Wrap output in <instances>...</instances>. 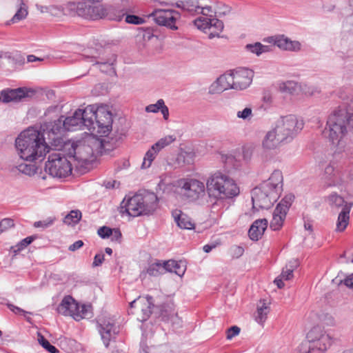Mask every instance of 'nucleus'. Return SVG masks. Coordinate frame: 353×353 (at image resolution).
<instances>
[{
  "instance_id": "obj_48",
  "label": "nucleus",
  "mask_w": 353,
  "mask_h": 353,
  "mask_svg": "<svg viewBox=\"0 0 353 353\" xmlns=\"http://www.w3.org/2000/svg\"><path fill=\"white\" fill-rule=\"evenodd\" d=\"M14 220L10 218H6L0 222V233L14 227Z\"/></svg>"
},
{
  "instance_id": "obj_30",
  "label": "nucleus",
  "mask_w": 353,
  "mask_h": 353,
  "mask_svg": "<svg viewBox=\"0 0 353 353\" xmlns=\"http://www.w3.org/2000/svg\"><path fill=\"white\" fill-rule=\"evenodd\" d=\"M159 111L163 114V119L168 120L169 117V110L162 99H159L156 103L150 104L145 107V112H147L157 113Z\"/></svg>"
},
{
  "instance_id": "obj_24",
  "label": "nucleus",
  "mask_w": 353,
  "mask_h": 353,
  "mask_svg": "<svg viewBox=\"0 0 353 353\" xmlns=\"http://www.w3.org/2000/svg\"><path fill=\"white\" fill-rule=\"evenodd\" d=\"M284 141L273 130L267 132L262 141V148L264 150L270 151L277 149Z\"/></svg>"
},
{
  "instance_id": "obj_4",
  "label": "nucleus",
  "mask_w": 353,
  "mask_h": 353,
  "mask_svg": "<svg viewBox=\"0 0 353 353\" xmlns=\"http://www.w3.org/2000/svg\"><path fill=\"white\" fill-rule=\"evenodd\" d=\"M105 140L96 137H90L84 141L72 143L68 149V157L84 167L93 163L98 154H102Z\"/></svg>"
},
{
  "instance_id": "obj_54",
  "label": "nucleus",
  "mask_w": 353,
  "mask_h": 353,
  "mask_svg": "<svg viewBox=\"0 0 353 353\" xmlns=\"http://www.w3.org/2000/svg\"><path fill=\"white\" fill-rule=\"evenodd\" d=\"M53 222H54V219L48 218L46 220L36 221L34 223V226L35 228L41 227L43 228H46L49 227L50 225H51L53 223Z\"/></svg>"
},
{
  "instance_id": "obj_51",
  "label": "nucleus",
  "mask_w": 353,
  "mask_h": 353,
  "mask_svg": "<svg viewBox=\"0 0 353 353\" xmlns=\"http://www.w3.org/2000/svg\"><path fill=\"white\" fill-rule=\"evenodd\" d=\"M125 21L128 23L139 25V24L143 23L145 21L143 19H142L138 16L128 14L125 17Z\"/></svg>"
},
{
  "instance_id": "obj_57",
  "label": "nucleus",
  "mask_w": 353,
  "mask_h": 353,
  "mask_svg": "<svg viewBox=\"0 0 353 353\" xmlns=\"http://www.w3.org/2000/svg\"><path fill=\"white\" fill-rule=\"evenodd\" d=\"M294 353H312V349L307 344L302 343L296 350H295Z\"/></svg>"
},
{
  "instance_id": "obj_19",
  "label": "nucleus",
  "mask_w": 353,
  "mask_h": 353,
  "mask_svg": "<svg viewBox=\"0 0 353 353\" xmlns=\"http://www.w3.org/2000/svg\"><path fill=\"white\" fill-rule=\"evenodd\" d=\"M252 201L253 208L268 209L276 200H272L270 194L265 190H263L260 186L256 187L252 191Z\"/></svg>"
},
{
  "instance_id": "obj_2",
  "label": "nucleus",
  "mask_w": 353,
  "mask_h": 353,
  "mask_svg": "<svg viewBox=\"0 0 353 353\" xmlns=\"http://www.w3.org/2000/svg\"><path fill=\"white\" fill-rule=\"evenodd\" d=\"M88 112L89 108L85 110L78 109L72 116H61L53 122L43 123V128L48 134L51 145L56 148L62 147L63 140L61 135L65 131H76L84 128L90 130L92 123Z\"/></svg>"
},
{
  "instance_id": "obj_36",
  "label": "nucleus",
  "mask_w": 353,
  "mask_h": 353,
  "mask_svg": "<svg viewBox=\"0 0 353 353\" xmlns=\"http://www.w3.org/2000/svg\"><path fill=\"white\" fill-rule=\"evenodd\" d=\"M82 217L81 212L79 210H71L63 219V223L68 225L77 224Z\"/></svg>"
},
{
  "instance_id": "obj_44",
  "label": "nucleus",
  "mask_w": 353,
  "mask_h": 353,
  "mask_svg": "<svg viewBox=\"0 0 353 353\" xmlns=\"http://www.w3.org/2000/svg\"><path fill=\"white\" fill-rule=\"evenodd\" d=\"M16 168L20 172L28 176L33 175L37 172L36 166L32 164L21 163Z\"/></svg>"
},
{
  "instance_id": "obj_53",
  "label": "nucleus",
  "mask_w": 353,
  "mask_h": 353,
  "mask_svg": "<svg viewBox=\"0 0 353 353\" xmlns=\"http://www.w3.org/2000/svg\"><path fill=\"white\" fill-rule=\"evenodd\" d=\"M35 239V236H30L23 239L18 245V250H21L26 248L28 245H30L34 240Z\"/></svg>"
},
{
  "instance_id": "obj_11",
  "label": "nucleus",
  "mask_w": 353,
  "mask_h": 353,
  "mask_svg": "<svg viewBox=\"0 0 353 353\" xmlns=\"http://www.w3.org/2000/svg\"><path fill=\"white\" fill-rule=\"evenodd\" d=\"M45 170L53 177H66L72 173L71 161L60 152H53L49 155Z\"/></svg>"
},
{
  "instance_id": "obj_28",
  "label": "nucleus",
  "mask_w": 353,
  "mask_h": 353,
  "mask_svg": "<svg viewBox=\"0 0 353 353\" xmlns=\"http://www.w3.org/2000/svg\"><path fill=\"white\" fill-rule=\"evenodd\" d=\"M270 311V307L269 303H268L264 299L260 300L257 305V310L254 316L255 321L260 325H263L268 318V314Z\"/></svg>"
},
{
  "instance_id": "obj_27",
  "label": "nucleus",
  "mask_w": 353,
  "mask_h": 353,
  "mask_svg": "<svg viewBox=\"0 0 353 353\" xmlns=\"http://www.w3.org/2000/svg\"><path fill=\"white\" fill-rule=\"evenodd\" d=\"M172 214L175 222L180 228L185 230L194 228V223L187 214L182 213L180 210H176Z\"/></svg>"
},
{
  "instance_id": "obj_18",
  "label": "nucleus",
  "mask_w": 353,
  "mask_h": 353,
  "mask_svg": "<svg viewBox=\"0 0 353 353\" xmlns=\"http://www.w3.org/2000/svg\"><path fill=\"white\" fill-rule=\"evenodd\" d=\"M324 180L327 187H341L345 185L343 172L340 169H335L331 164L325 168Z\"/></svg>"
},
{
  "instance_id": "obj_46",
  "label": "nucleus",
  "mask_w": 353,
  "mask_h": 353,
  "mask_svg": "<svg viewBox=\"0 0 353 353\" xmlns=\"http://www.w3.org/2000/svg\"><path fill=\"white\" fill-rule=\"evenodd\" d=\"M38 341L39 344L50 353H57L59 350L41 334H38Z\"/></svg>"
},
{
  "instance_id": "obj_49",
  "label": "nucleus",
  "mask_w": 353,
  "mask_h": 353,
  "mask_svg": "<svg viewBox=\"0 0 353 353\" xmlns=\"http://www.w3.org/2000/svg\"><path fill=\"white\" fill-rule=\"evenodd\" d=\"M236 117L242 119H249L252 117V110L251 108H245L242 111H238Z\"/></svg>"
},
{
  "instance_id": "obj_60",
  "label": "nucleus",
  "mask_w": 353,
  "mask_h": 353,
  "mask_svg": "<svg viewBox=\"0 0 353 353\" xmlns=\"http://www.w3.org/2000/svg\"><path fill=\"white\" fill-rule=\"evenodd\" d=\"M232 252L233 254V256L238 258L243 254L244 250L241 246L235 245L232 248Z\"/></svg>"
},
{
  "instance_id": "obj_62",
  "label": "nucleus",
  "mask_w": 353,
  "mask_h": 353,
  "mask_svg": "<svg viewBox=\"0 0 353 353\" xmlns=\"http://www.w3.org/2000/svg\"><path fill=\"white\" fill-rule=\"evenodd\" d=\"M199 12H201L203 15L207 17V16H208L209 13L212 12V7L209 6H206L204 7L200 6V10H199L198 13H199Z\"/></svg>"
},
{
  "instance_id": "obj_6",
  "label": "nucleus",
  "mask_w": 353,
  "mask_h": 353,
  "mask_svg": "<svg viewBox=\"0 0 353 353\" xmlns=\"http://www.w3.org/2000/svg\"><path fill=\"white\" fill-rule=\"evenodd\" d=\"M157 196L153 192L135 194L125 203V211L129 216L136 217L152 213L157 208Z\"/></svg>"
},
{
  "instance_id": "obj_20",
  "label": "nucleus",
  "mask_w": 353,
  "mask_h": 353,
  "mask_svg": "<svg viewBox=\"0 0 353 353\" xmlns=\"http://www.w3.org/2000/svg\"><path fill=\"white\" fill-rule=\"evenodd\" d=\"M157 310H158V317L160 318L161 321L171 323L172 325L179 324L181 323V320L177 315L173 303L169 302L163 303L157 306Z\"/></svg>"
},
{
  "instance_id": "obj_9",
  "label": "nucleus",
  "mask_w": 353,
  "mask_h": 353,
  "mask_svg": "<svg viewBox=\"0 0 353 353\" xmlns=\"http://www.w3.org/2000/svg\"><path fill=\"white\" fill-rule=\"evenodd\" d=\"M57 312L64 316H72L75 321L91 316V307L85 304L80 305L70 295L63 297L58 305Z\"/></svg>"
},
{
  "instance_id": "obj_22",
  "label": "nucleus",
  "mask_w": 353,
  "mask_h": 353,
  "mask_svg": "<svg viewBox=\"0 0 353 353\" xmlns=\"http://www.w3.org/2000/svg\"><path fill=\"white\" fill-rule=\"evenodd\" d=\"M33 93V91L28 90L26 88H19L17 89H6L1 92V97L4 103L10 101H17L22 98L29 97V93Z\"/></svg>"
},
{
  "instance_id": "obj_42",
  "label": "nucleus",
  "mask_w": 353,
  "mask_h": 353,
  "mask_svg": "<svg viewBox=\"0 0 353 353\" xmlns=\"http://www.w3.org/2000/svg\"><path fill=\"white\" fill-rule=\"evenodd\" d=\"M175 139V137L172 135H168L163 138H161L153 145V149L157 148V150L160 152L165 146L174 142Z\"/></svg>"
},
{
  "instance_id": "obj_35",
  "label": "nucleus",
  "mask_w": 353,
  "mask_h": 353,
  "mask_svg": "<svg viewBox=\"0 0 353 353\" xmlns=\"http://www.w3.org/2000/svg\"><path fill=\"white\" fill-rule=\"evenodd\" d=\"M245 48L248 51L253 54H255L257 56H259L262 53L268 52L271 50L270 46L263 45L259 42L247 44Z\"/></svg>"
},
{
  "instance_id": "obj_26",
  "label": "nucleus",
  "mask_w": 353,
  "mask_h": 353,
  "mask_svg": "<svg viewBox=\"0 0 353 353\" xmlns=\"http://www.w3.org/2000/svg\"><path fill=\"white\" fill-rule=\"evenodd\" d=\"M268 227L266 219H257L250 226L248 235L252 241H258Z\"/></svg>"
},
{
  "instance_id": "obj_32",
  "label": "nucleus",
  "mask_w": 353,
  "mask_h": 353,
  "mask_svg": "<svg viewBox=\"0 0 353 353\" xmlns=\"http://www.w3.org/2000/svg\"><path fill=\"white\" fill-rule=\"evenodd\" d=\"M152 301V298L151 296L143 299V301L139 307V309H140L141 312V316L138 318L139 321H145L150 317L152 313L151 307H154Z\"/></svg>"
},
{
  "instance_id": "obj_3",
  "label": "nucleus",
  "mask_w": 353,
  "mask_h": 353,
  "mask_svg": "<svg viewBox=\"0 0 353 353\" xmlns=\"http://www.w3.org/2000/svg\"><path fill=\"white\" fill-rule=\"evenodd\" d=\"M348 128L353 129V101L339 106L327 118L325 133L339 152L345 150L344 137Z\"/></svg>"
},
{
  "instance_id": "obj_15",
  "label": "nucleus",
  "mask_w": 353,
  "mask_h": 353,
  "mask_svg": "<svg viewBox=\"0 0 353 353\" xmlns=\"http://www.w3.org/2000/svg\"><path fill=\"white\" fill-rule=\"evenodd\" d=\"M148 17H152L158 25L175 30L178 29L176 21L180 19L181 14L174 10L156 9Z\"/></svg>"
},
{
  "instance_id": "obj_8",
  "label": "nucleus",
  "mask_w": 353,
  "mask_h": 353,
  "mask_svg": "<svg viewBox=\"0 0 353 353\" xmlns=\"http://www.w3.org/2000/svg\"><path fill=\"white\" fill-rule=\"evenodd\" d=\"M303 128L302 121H298L294 115H288L280 117L272 130L284 143H288L291 141Z\"/></svg>"
},
{
  "instance_id": "obj_39",
  "label": "nucleus",
  "mask_w": 353,
  "mask_h": 353,
  "mask_svg": "<svg viewBox=\"0 0 353 353\" xmlns=\"http://www.w3.org/2000/svg\"><path fill=\"white\" fill-rule=\"evenodd\" d=\"M159 152V150H157V148L153 149V145L151 147L150 150H148L146 152L143 161L142 163L141 167L143 168H149L153 160L155 159L157 154Z\"/></svg>"
},
{
  "instance_id": "obj_55",
  "label": "nucleus",
  "mask_w": 353,
  "mask_h": 353,
  "mask_svg": "<svg viewBox=\"0 0 353 353\" xmlns=\"http://www.w3.org/2000/svg\"><path fill=\"white\" fill-rule=\"evenodd\" d=\"M240 332V328L236 325L231 327L228 330L227 339H232L235 336H237Z\"/></svg>"
},
{
  "instance_id": "obj_34",
  "label": "nucleus",
  "mask_w": 353,
  "mask_h": 353,
  "mask_svg": "<svg viewBox=\"0 0 353 353\" xmlns=\"http://www.w3.org/2000/svg\"><path fill=\"white\" fill-rule=\"evenodd\" d=\"M299 88L298 83L294 81H287L279 84V90L281 92L285 94H294Z\"/></svg>"
},
{
  "instance_id": "obj_50",
  "label": "nucleus",
  "mask_w": 353,
  "mask_h": 353,
  "mask_svg": "<svg viewBox=\"0 0 353 353\" xmlns=\"http://www.w3.org/2000/svg\"><path fill=\"white\" fill-rule=\"evenodd\" d=\"M194 154L192 152H185L179 155L178 161L183 160V163L187 164H191L193 162Z\"/></svg>"
},
{
  "instance_id": "obj_17",
  "label": "nucleus",
  "mask_w": 353,
  "mask_h": 353,
  "mask_svg": "<svg viewBox=\"0 0 353 353\" xmlns=\"http://www.w3.org/2000/svg\"><path fill=\"white\" fill-rule=\"evenodd\" d=\"M233 81L232 89L242 90L251 84L253 78V71L247 68H239L231 72Z\"/></svg>"
},
{
  "instance_id": "obj_13",
  "label": "nucleus",
  "mask_w": 353,
  "mask_h": 353,
  "mask_svg": "<svg viewBox=\"0 0 353 353\" xmlns=\"http://www.w3.org/2000/svg\"><path fill=\"white\" fill-rule=\"evenodd\" d=\"M306 338L312 353H324L332 344V338L321 326L313 327L307 334Z\"/></svg>"
},
{
  "instance_id": "obj_58",
  "label": "nucleus",
  "mask_w": 353,
  "mask_h": 353,
  "mask_svg": "<svg viewBox=\"0 0 353 353\" xmlns=\"http://www.w3.org/2000/svg\"><path fill=\"white\" fill-rule=\"evenodd\" d=\"M110 236L112 238V241L120 242L122 237V234L119 229L115 228L112 229V234H110Z\"/></svg>"
},
{
  "instance_id": "obj_10",
  "label": "nucleus",
  "mask_w": 353,
  "mask_h": 353,
  "mask_svg": "<svg viewBox=\"0 0 353 353\" xmlns=\"http://www.w3.org/2000/svg\"><path fill=\"white\" fill-rule=\"evenodd\" d=\"M89 119L92 123L90 132L105 136L112 130V113L104 108H99L94 110L92 108H89Z\"/></svg>"
},
{
  "instance_id": "obj_1",
  "label": "nucleus",
  "mask_w": 353,
  "mask_h": 353,
  "mask_svg": "<svg viewBox=\"0 0 353 353\" xmlns=\"http://www.w3.org/2000/svg\"><path fill=\"white\" fill-rule=\"evenodd\" d=\"M49 145H51V143L43 124L39 129L30 127L22 131L15 140L19 157L30 162L46 156L49 152Z\"/></svg>"
},
{
  "instance_id": "obj_31",
  "label": "nucleus",
  "mask_w": 353,
  "mask_h": 353,
  "mask_svg": "<svg viewBox=\"0 0 353 353\" xmlns=\"http://www.w3.org/2000/svg\"><path fill=\"white\" fill-rule=\"evenodd\" d=\"M176 6L190 13L199 12L200 6L198 1L194 0H179L176 3Z\"/></svg>"
},
{
  "instance_id": "obj_47",
  "label": "nucleus",
  "mask_w": 353,
  "mask_h": 353,
  "mask_svg": "<svg viewBox=\"0 0 353 353\" xmlns=\"http://www.w3.org/2000/svg\"><path fill=\"white\" fill-rule=\"evenodd\" d=\"M169 264L172 265V270L171 272H174L179 276H182L184 274L185 268L181 261L177 262L175 261V262H171Z\"/></svg>"
},
{
  "instance_id": "obj_40",
  "label": "nucleus",
  "mask_w": 353,
  "mask_h": 353,
  "mask_svg": "<svg viewBox=\"0 0 353 353\" xmlns=\"http://www.w3.org/2000/svg\"><path fill=\"white\" fill-rule=\"evenodd\" d=\"M294 199V196L293 194L286 195L276 205L277 211L279 210L287 213Z\"/></svg>"
},
{
  "instance_id": "obj_41",
  "label": "nucleus",
  "mask_w": 353,
  "mask_h": 353,
  "mask_svg": "<svg viewBox=\"0 0 353 353\" xmlns=\"http://www.w3.org/2000/svg\"><path fill=\"white\" fill-rule=\"evenodd\" d=\"M147 272L150 276H157L160 274H165V268L161 262L154 263L149 265L147 269Z\"/></svg>"
},
{
  "instance_id": "obj_37",
  "label": "nucleus",
  "mask_w": 353,
  "mask_h": 353,
  "mask_svg": "<svg viewBox=\"0 0 353 353\" xmlns=\"http://www.w3.org/2000/svg\"><path fill=\"white\" fill-rule=\"evenodd\" d=\"M20 6L18 8L15 14L11 19V22L13 23H17L25 18H26L28 12L26 5L24 3L23 0H20Z\"/></svg>"
},
{
  "instance_id": "obj_5",
  "label": "nucleus",
  "mask_w": 353,
  "mask_h": 353,
  "mask_svg": "<svg viewBox=\"0 0 353 353\" xmlns=\"http://www.w3.org/2000/svg\"><path fill=\"white\" fill-rule=\"evenodd\" d=\"M206 192L210 198L225 200L237 196L240 190L232 177L218 170L208 176L206 181Z\"/></svg>"
},
{
  "instance_id": "obj_63",
  "label": "nucleus",
  "mask_w": 353,
  "mask_h": 353,
  "mask_svg": "<svg viewBox=\"0 0 353 353\" xmlns=\"http://www.w3.org/2000/svg\"><path fill=\"white\" fill-rule=\"evenodd\" d=\"M298 266L299 262L296 259L290 260L285 265V267H288V269H291L293 272Z\"/></svg>"
},
{
  "instance_id": "obj_61",
  "label": "nucleus",
  "mask_w": 353,
  "mask_h": 353,
  "mask_svg": "<svg viewBox=\"0 0 353 353\" xmlns=\"http://www.w3.org/2000/svg\"><path fill=\"white\" fill-rule=\"evenodd\" d=\"M83 245V242L81 240H78L75 241L74 243L70 245L68 248V250L72 252H74L79 248H81Z\"/></svg>"
},
{
  "instance_id": "obj_45",
  "label": "nucleus",
  "mask_w": 353,
  "mask_h": 353,
  "mask_svg": "<svg viewBox=\"0 0 353 353\" xmlns=\"http://www.w3.org/2000/svg\"><path fill=\"white\" fill-rule=\"evenodd\" d=\"M210 17H199L194 21V25L198 29L205 30L210 27Z\"/></svg>"
},
{
  "instance_id": "obj_29",
  "label": "nucleus",
  "mask_w": 353,
  "mask_h": 353,
  "mask_svg": "<svg viewBox=\"0 0 353 353\" xmlns=\"http://www.w3.org/2000/svg\"><path fill=\"white\" fill-rule=\"evenodd\" d=\"M353 202L346 203L339 213L336 223L338 231H343L346 228L350 219L349 214Z\"/></svg>"
},
{
  "instance_id": "obj_12",
  "label": "nucleus",
  "mask_w": 353,
  "mask_h": 353,
  "mask_svg": "<svg viewBox=\"0 0 353 353\" xmlns=\"http://www.w3.org/2000/svg\"><path fill=\"white\" fill-rule=\"evenodd\" d=\"M179 192L181 196L189 201H196L202 199L206 192V185L195 179H181L178 181Z\"/></svg>"
},
{
  "instance_id": "obj_56",
  "label": "nucleus",
  "mask_w": 353,
  "mask_h": 353,
  "mask_svg": "<svg viewBox=\"0 0 353 353\" xmlns=\"http://www.w3.org/2000/svg\"><path fill=\"white\" fill-rule=\"evenodd\" d=\"M280 276L282 279H284V280H290L293 277V271L291 270V269H288V267H285L283 269Z\"/></svg>"
},
{
  "instance_id": "obj_59",
  "label": "nucleus",
  "mask_w": 353,
  "mask_h": 353,
  "mask_svg": "<svg viewBox=\"0 0 353 353\" xmlns=\"http://www.w3.org/2000/svg\"><path fill=\"white\" fill-rule=\"evenodd\" d=\"M104 261V254H97L94 256V261L92 263L93 267H97L102 264Z\"/></svg>"
},
{
  "instance_id": "obj_43",
  "label": "nucleus",
  "mask_w": 353,
  "mask_h": 353,
  "mask_svg": "<svg viewBox=\"0 0 353 353\" xmlns=\"http://www.w3.org/2000/svg\"><path fill=\"white\" fill-rule=\"evenodd\" d=\"M328 200L331 205H334L337 208H343L346 203H348L347 202L345 201V199L343 196L339 195L336 193L331 194L328 197Z\"/></svg>"
},
{
  "instance_id": "obj_23",
  "label": "nucleus",
  "mask_w": 353,
  "mask_h": 353,
  "mask_svg": "<svg viewBox=\"0 0 353 353\" xmlns=\"http://www.w3.org/2000/svg\"><path fill=\"white\" fill-rule=\"evenodd\" d=\"M233 85L231 72L221 75L210 87L212 93H221L224 90L232 89Z\"/></svg>"
},
{
  "instance_id": "obj_52",
  "label": "nucleus",
  "mask_w": 353,
  "mask_h": 353,
  "mask_svg": "<svg viewBox=\"0 0 353 353\" xmlns=\"http://www.w3.org/2000/svg\"><path fill=\"white\" fill-rule=\"evenodd\" d=\"M97 233L102 239H106L110 237V234H112V229L103 226L99 228Z\"/></svg>"
},
{
  "instance_id": "obj_14",
  "label": "nucleus",
  "mask_w": 353,
  "mask_h": 353,
  "mask_svg": "<svg viewBox=\"0 0 353 353\" xmlns=\"http://www.w3.org/2000/svg\"><path fill=\"white\" fill-rule=\"evenodd\" d=\"M97 327L104 345L108 347L112 339L119 332V327L116 325L114 319L111 317H100L97 320Z\"/></svg>"
},
{
  "instance_id": "obj_21",
  "label": "nucleus",
  "mask_w": 353,
  "mask_h": 353,
  "mask_svg": "<svg viewBox=\"0 0 353 353\" xmlns=\"http://www.w3.org/2000/svg\"><path fill=\"white\" fill-rule=\"evenodd\" d=\"M267 41L284 50L298 51L301 48V43L299 41H292L284 35L270 37L267 39Z\"/></svg>"
},
{
  "instance_id": "obj_7",
  "label": "nucleus",
  "mask_w": 353,
  "mask_h": 353,
  "mask_svg": "<svg viewBox=\"0 0 353 353\" xmlns=\"http://www.w3.org/2000/svg\"><path fill=\"white\" fill-rule=\"evenodd\" d=\"M94 1L89 2L87 0H78L69 2L67 8L72 14H77L86 19L97 20L104 17L107 12L103 6L93 5Z\"/></svg>"
},
{
  "instance_id": "obj_64",
  "label": "nucleus",
  "mask_w": 353,
  "mask_h": 353,
  "mask_svg": "<svg viewBox=\"0 0 353 353\" xmlns=\"http://www.w3.org/2000/svg\"><path fill=\"white\" fill-rule=\"evenodd\" d=\"M344 284L350 288H353V273L344 280Z\"/></svg>"
},
{
  "instance_id": "obj_38",
  "label": "nucleus",
  "mask_w": 353,
  "mask_h": 353,
  "mask_svg": "<svg viewBox=\"0 0 353 353\" xmlns=\"http://www.w3.org/2000/svg\"><path fill=\"white\" fill-rule=\"evenodd\" d=\"M210 17L211 23L209 29H214V31L211 32L209 34V37L212 39L214 37H219L223 29V23L216 18H212V15H210Z\"/></svg>"
},
{
  "instance_id": "obj_16",
  "label": "nucleus",
  "mask_w": 353,
  "mask_h": 353,
  "mask_svg": "<svg viewBox=\"0 0 353 353\" xmlns=\"http://www.w3.org/2000/svg\"><path fill=\"white\" fill-rule=\"evenodd\" d=\"M283 174L279 170H274L270 177L259 186L268 192L272 200H277L283 190Z\"/></svg>"
},
{
  "instance_id": "obj_25",
  "label": "nucleus",
  "mask_w": 353,
  "mask_h": 353,
  "mask_svg": "<svg viewBox=\"0 0 353 353\" xmlns=\"http://www.w3.org/2000/svg\"><path fill=\"white\" fill-rule=\"evenodd\" d=\"M85 59H88V61L94 62V65H98L102 72L111 73L114 72L113 68V65L116 61V57L114 55L108 61H104L95 56H86Z\"/></svg>"
},
{
  "instance_id": "obj_33",
  "label": "nucleus",
  "mask_w": 353,
  "mask_h": 353,
  "mask_svg": "<svg viewBox=\"0 0 353 353\" xmlns=\"http://www.w3.org/2000/svg\"><path fill=\"white\" fill-rule=\"evenodd\" d=\"M286 212H284L281 210H278L275 208L273 214H272V219L270 222V228L273 230H279L281 228L284 220L286 217Z\"/></svg>"
}]
</instances>
